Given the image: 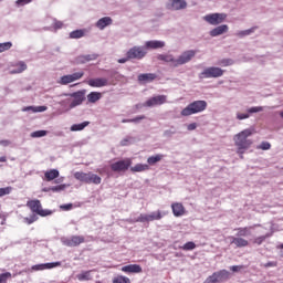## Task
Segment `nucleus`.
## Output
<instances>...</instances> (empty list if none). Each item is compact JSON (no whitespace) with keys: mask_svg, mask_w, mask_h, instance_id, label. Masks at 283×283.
Here are the masks:
<instances>
[{"mask_svg":"<svg viewBox=\"0 0 283 283\" xmlns=\"http://www.w3.org/2000/svg\"><path fill=\"white\" fill-rule=\"evenodd\" d=\"M54 28H55V30H61V28H63V22L56 21V22L54 23Z\"/></svg>","mask_w":283,"mask_h":283,"instance_id":"052dcab7","label":"nucleus"},{"mask_svg":"<svg viewBox=\"0 0 283 283\" xmlns=\"http://www.w3.org/2000/svg\"><path fill=\"white\" fill-rule=\"evenodd\" d=\"M171 210L175 216V218H180L185 216V206L180 202H174L171 205Z\"/></svg>","mask_w":283,"mask_h":283,"instance_id":"f3484780","label":"nucleus"},{"mask_svg":"<svg viewBox=\"0 0 283 283\" xmlns=\"http://www.w3.org/2000/svg\"><path fill=\"white\" fill-rule=\"evenodd\" d=\"M0 145H4V147H8V145H10V140H1Z\"/></svg>","mask_w":283,"mask_h":283,"instance_id":"69168bd1","label":"nucleus"},{"mask_svg":"<svg viewBox=\"0 0 283 283\" xmlns=\"http://www.w3.org/2000/svg\"><path fill=\"white\" fill-rule=\"evenodd\" d=\"M256 149H262L263 151H268V149H271V143L262 142L261 145L256 147Z\"/></svg>","mask_w":283,"mask_h":283,"instance_id":"603ef678","label":"nucleus"},{"mask_svg":"<svg viewBox=\"0 0 283 283\" xmlns=\"http://www.w3.org/2000/svg\"><path fill=\"white\" fill-rule=\"evenodd\" d=\"M253 132L251 129H244L234 136V145L238 147L237 154H240L241 158H244L243 154L253 145V142L249 139Z\"/></svg>","mask_w":283,"mask_h":283,"instance_id":"f257e3e1","label":"nucleus"},{"mask_svg":"<svg viewBox=\"0 0 283 283\" xmlns=\"http://www.w3.org/2000/svg\"><path fill=\"white\" fill-rule=\"evenodd\" d=\"M226 32H229V25L221 24L210 31V36H220L221 34H226Z\"/></svg>","mask_w":283,"mask_h":283,"instance_id":"412c9836","label":"nucleus"},{"mask_svg":"<svg viewBox=\"0 0 283 283\" xmlns=\"http://www.w3.org/2000/svg\"><path fill=\"white\" fill-rule=\"evenodd\" d=\"M60 85H70V83H73L72 82V76L69 74V75H63L60 81H59Z\"/></svg>","mask_w":283,"mask_h":283,"instance_id":"79ce46f5","label":"nucleus"},{"mask_svg":"<svg viewBox=\"0 0 283 283\" xmlns=\"http://www.w3.org/2000/svg\"><path fill=\"white\" fill-rule=\"evenodd\" d=\"M126 56H128L130 61L134 59H136L137 61H140L145 59V56H147V50H145L144 46H133L127 51Z\"/></svg>","mask_w":283,"mask_h":283,"instance_id":"423d86ee","label":"nucleus"},{"mask_svg":"<svg viewBox=\"0 0 283 283\" xmlns=\"http://www.w3.org/2000/svg\"><path fill=\"white\" fill-rule=\"evenodd\" d=\"M167 103V95H157L155 97H150L145 102L146 107H156V105H165Z\"/></svg>","mask_w":283,"mask_h":283,"instance_id":"f8f14e48","label":"nucleus"},{"mask_svg":"<svg viewBox=\"0 0 283 283\" xmlns=\"http://www.w3.org/2000/svg\"><path fill=\"white\" fill-rule=\"evenodd\" d=\"M73 97V101L70 104V108L74 109V107H78V105L83 104V101H85V92L78 91L71 95Z\"/></svg>","mask_w":283,"mask_h":283,"instance_id":"ddd939ff","label":"nucleus"},{"mask_svg":"<svg viewBox=\"0 0 283 283\" xmlns=\"http://www.w3.org/2000/svg\"><path fill=\"white\" fill-rule=\"evenodd\" d=\"M224 75V70L218 66H210L200 73L199 78H220Z\"/></svg>","mask_w":283,"mask_h":283,"instance_id":"39448f33","label":"nucleus"},{"mask_svg":"<svg viewBox=\"0 0 283 283\" xmlns=\"http://www.w3.org/2000/svg\"><path fill=\"white\" fill-rule=\"evenodd\" d=\"M231 279V273L227 270H220L213 272L212 275L208 276L205 283H222Z\"/></svg>","mask_w":283,"mask_h":283,"instance_id":"20e7f679","label":"nucleus"},{"mask_svg":"<svg viewBox=\"0 0 283 283\" xmlns=\"http://www.w3.org/2000/svg\"><path fill=\"white\" fill-rule=\"evenodd\" d=\"M85 59H86V61H93V59H96V56L95 55H93V56L92 55H87Z\"/></svg>","mask_w":283,"mask_h":283,"instance_id":"338daca9","label":"nucleus"},{"mask_svg":"<svg viewBox=\"0 0 283 283\" xmlns=\"http://www.w3.org/2000/svg\"><path fill=\"white\" fill-rule=\"evenodd\" d=\"M10 48H12V42L0 43V54L1 52H7Z\"/></svg>","mask_w":283,"mask_h":283,"instance_id":"3c124183","label":"nucleus"},{"mask_svg":"<svg viewBox=\"0 0 283 283\" xmlns=\"http://www.w3.org/2000/svg\"><path fill=\"white\" fill-rule=\"evenodd\" d=\"M163 158H165V155H155V156H150L147 158V163L148 165H156V163H160V160H163Z\"/></svg>","mask_w":283,"mask_h":283,"instance_id":"c9c22d12","label":"nucleus"},{"mask_svg":"<svg viewBox=\"0 0 283 283\" xmlns=\"http://www.w3.org/2000/svg\"><path fill=\"white\" fill-rule=\"evenodd\" d=\"M14 67L17 69L11 70L10 74H21L28 70V64H25L23 61H20L14 65Z\"/></svg>","mask_w":283,"mask_h":283,"instance_id":"b1692460","label":"nucleus"},{"mask_svg":"<svg viewBox=\"0 0 283 283\" xmlns=\"http://www.w3.org/2000/svg\"><path fill=\"white\" fill-rule=\"evenodd\" d=\"M101 98H103V94H101L98 92H91L87 95L88 103H97V101H101Z\"/></svg>","mask_w":283,"mask_h":283,"instance_id":"2f4dec72","label":"nucleus"},{"mask_svg":"<svg viewBox=\"0 0 283 283\" xmlns=\"http://www.w3.org/2000/svg\"><path fill=\"white\" fill-rule=\"evenodd\" d=\"M65 189H67V185L62 184L59 186H52L46 191H52L53 193H59L61 191H65Z\"/></svg>","mask_w":283,"mask_h":283,"instance_id":"4c0bfd02","label":"nucleus"},{"mask_svg":"<svg viewBox=\"0 0 283 283\" xmlns=\"http://www.w3.org/2000/svg\"><path fill=\"white\" fill-rule=\"evenodd\" d=\"M28 3H32V0H17L15 4L21 8L23 6H28Z\"/></svg>","mask_w":283,"mask_h":283,"instance_id":"5fc2aeb1","label":"nucleus"},{"mask_svg":"<svg viewBox=\"0 0 283 283\" xmlns=\"http://www.w3.org/2000/svg\"><path fill=\"white\" fill-rule=\"evenodd\" d=\"M249 113H237L238 120H245V118H249Z\"/></svg>","mask_w":283,"mask_h":283,"instance_id":"6e6d98bb","label":"nucleus"},{"mask_svg":"<svg viewBox=\"0 0 283 283\" xmlns=\"http://www.w3.org/2000/svg\"><path fill=\"white\" fill-rule=\"evenodd\" d=\"M101 182H103V179L98 175L88 172L86 185H101Z\"/></svg>","mask_w":283,"mask_h":283,"instance_id":"cd10ccee","label":"nucleus"},{"mask_svg":"<svg viewBox=\"0 0 283 283\" xmlns=\"http://www.w3.org/2000/svg\"><path fill=\"white\" fill-rule=\"evenodd\" d=\"M145 115H139L132 119H122V123H140V120H145Z\"/></svg>","mask_w":283,"mask_h":283,"instance_id":"c03bdc74","label":"nucleus"},{"mask_svg":"<svg viewBox=\"0 0 283 283\" xmlns=\"http://www.w3.org/2000/svg\"><path fill=\"white\" fill-rule=\"evenodd\" d=\"M129 167H132V159L129 158H126L124 160H118L111 165L112 171H115V172L127 171Z\"/></svg>","mask_w":283,"mask_h":283,"instance_id":"6e6552de","label":"nucleus"},{"mask_svg":"<svg viewBox=\"0 0 283 283\" xmlns=\"http://www.w3.org/2000/svg\"><path fill=\"white\" fill-rule=\"evenodd\" d=\"M263 266H264V269L275 268V266H277V262L270 261V262L265 263Z\"/></svg>","mask_w":283,"mask_h":283,"instance_id":"13d9d810","label":"nucleus"},{"mask_svg":"<svg viewBox=\"0 0 283 283\" xmlns=\"http://www.w3.org/2000/svg\"><path fill=\"white\" fill-rule=\"evenodd\" d=\"M90 125V122H83L81 124H74L71 126V132H83L84 127H87Z\"/></svg>","mask_w":283,"mask_h":283,"instance_id":"58836bf2","label":"nucleus"},{"mask_svg":"<svg viewBox=\"0 0 283 283\" xmlns=\"http://www.w3.org/2000/svg\"><path fill=\"white\" fill-rule=\"evenodd\" d=\"M71 76V81L74 83V81H81V78H83V76H85L84 72H76L73 74H70Z\"/></svg>","mask_w":283,"mask_h":283,"instance_id":"a18cd8bd","label":"nucleus"},{"mask_svg":"<svg viewBox=\"0 0 283 283\" xmlns=\"http://www.w3.org/2000/svg\"><path fill=\"white\" fill-rule=\"evenodd\" d=\"M8 158L6 156L0 157V163H7Z\"/></svg>","mask_w":283,"mask_h":283,"instance_id":"774afa93","label":"nucleus"},{"mask_svg":"<svg viewBox=\"0 0 283 283\" xmlns=\"http://www.w3.org/2000/svg\"><path fill=\"white\" fill-rule=\"evenodd\" d=\"M59 176H60V172L56 169L48 170L44 174V178H45L46 182H52V180H56V178H59Z\"/></svg>","mask_w":283,"mask_h":283,"instance_id":"a878e982","label":"nucleus"},{"mask_svg":"<svg viewBox=\"0 0 283 283\" xmlns=\"http://www.w3.org/2000/svg\"><path fill=\"white\" fill-rule=\"evenodd\" d=\"M198 124L191 123L187 126L188 132H193V129H197Z\"/></svg>","mask_w":283,"mask_h":283,"instance_id":"bf43d9fd","label":"nucleus"},{"mask_svg":"<svg viewBox=\"0 0 283 283\" xmlns=\"http://www.w3.org/2000/svg\"><path fill=\"white\" fill-rule=\"evenodd\" d=\"M255 30H258V27H253L248 30L239 31V32H237V36H239V39H243V36H249L250 34H253V32H255Z\"/></svg>","mask_w":283,"mask_h":283,"instance_id":"f704fd0d","label":"nucleus"},{"mask_svg":"<svg viewBox=\"0 0 283 283\" xmlns=\"http://www.w3.org/2000/svg\"><path fill=\"white\" fill-rule=\"evenodd\" d=\"M83 36H85L84 29L75 30L70 33V39H83Z\"/></svg>","mask_w":283,"mask_h":283,"instance_id":"e433bc0d","label":"nucleus"},{"mask_svg":"<svg viewBox=\"0 0 283 283\" xmlns=\"http://www.w3.org/2000/svg\"><path fill=\"white\" fill-rule=\"evenodd\" d=\"M10 277H12V273L10 272L0 274V283H8V280H10Z\"/></svg>","mask_w":283,"mask_h":283,"instance_id":"09e8293b","label":"nucleus"},{"mask_svg":"<svg viewBox=\"0 0 283 283\" xmlns=\"http://www.w3.org/2000/svg\"><path fill=\"white\" fill-rule=\"evenodd\" d=\"M145 48L147 50H160L161 48H165V42L158 40L147 41Z\"/></svg>","mask_w":283,"mask_h":283,"instance_id":"6ab92c4d","label":"nucleus"},{"mask_svg":"<svg viewBox=\"0 0 283 283\" xmlns=\"http://www.w3.org/2000/svg\"><path fill=\"white\" fill-rule=\"evenodd\" d=\"M113 283H132V280L127 276L118 275L113 279Z\"/></svg>","mask_w":283,"mask_h":283,"instance_id":"ea45409f","label":"nucleus"},{"mask_svg":"<svg viewBox=\"0 0 283 283\" xmlns=\"http://www.w3.org/2000/svg\"><path fill=\"white\" fill-rule=\"evenodd\" d=\"M73 205L72 203H66L60 207V209H62V211H72L73 209Z\"/></svg>","mask_w":283,"mask_h":283,"instance_id":"4d7b16f0","label":"nucleus"},{"mask_svg":"<svg viewBox=\"0 0 283 283\" xmlns=\"http://www.w3.org/2000/svg\"><path fill=\"white\" fill-rule=\"evenodd\" d=\"M156 73H143L138 75L139 83H151L153 81H156Z\"/></svg>","mask_w":283,"mask_h":283,"instance_id":"4be33fe9","label":"nucleus"},{"mask_svg":"<svg viewBox=\"0 0 283 283\" xmlns=\"http://www.w3.org/2000/svg\"><path fill=\"white\" fill-rule=\"evenodd\" d=\"M167 10H185L187 1L185 0H170L166 4Z\"/></svg>","mask_w":283,"mask_h":283,"instance_id":"4468645a","label":"nucleus"},{"mask_svg":"<svg viewBox=\"0 0 283 283\" xmlns=\"http://www.w3.org/2000/svg\"><path fill=\"white\" fill-rule=\"evenodd\" d=\"M11 192L12 187L0 188V198H3V196H10Z\"/></svg>","mask_w":283,"mask_h":283,"instance_id":"8fccbe9b","label":"nucleus"},{"mask_svg":"<svg viewBox=\"0 0 283 283\" xmlns=\"http://www.w3.org/2000/svg\"><path fill=\"white\" fill-rule=\"evenodd\" d=\"M184 251H193L196 249V243L193 241H189L181 247Z\"/></svg>","mask_w":283,"mask_h":283,"instance_id":"49530a36","label":"nucleus"},{"mask_svg":"<svg viewBox=\"0 0 283 283\" xmlns=\"http://www.w3.org/2000/svg\"><path fill=\"white\" fill-rule=\"evenodd\" d=\"M269 238H271L270 233L256 237L252 240V244H258V247H260V244L264 243Z\"/></svg>","mask_w":283,"mask_h":283,"instance_id":"473e14b6","label":"nucleus"},{"mask_svg":"<svg viewBox=\"0 0 283 283\" xmlns=\"http://www.w3.org/2000/svg\"><path fill=\"white\" fill-rule=\"evenodd\" d=\"M46 109H48V106H38V107L27 106V107L22 108V112H33V113H36V112H45Z\"/></svg>","mask_w":283,"mask_h":283,"instance_id":"72a5a7b5","label":"nucleus"},{"mask_svg":"<svg viewBox=\"0 0 283 283\" xmlns=\"http://www.w3.org/2000/svg\"><path fill=\"white\" fill-rule=\"evenodd\" d=\"M251 229H253V226L234 229V231H237V238H247V235H251Z\"/></svg>","mask_w":283,"mask_h":283,"instance_id":"393cba45","label":"nucleus"},{"mask_svg":"<svg viewBox=\"0 0 283 283\" xmlns=\"http://www.w3.org/2000/svg\"><path fill=\"white\" fill-rule=\"evenodd\" d=\"M43 136H48V130H35L31 133V138H43Z\"/></svg>","mask_w":283,"mask_h":283,"instance_id":"37998d69","label":"nucleus"},{"mask_svg":"<svg viewBox=\"0 0 283 283\" xmlns=\"http://www.w3.org/2000/svg\"><path fill=\"white\" fill-rule=\"evenodd\" d=\"M193 56H196L195 50L185 51L182 54L179 55L178 59H176L175 67H178V65H185L186 63H189V61H191Z\"/></svg>","mask_w":283,"mask_h":283,"instance_id":"1a4fd4ad","label":"nucleus"},{"mask_svg":"<svg viewBox=\"0 0 283 283\" xmlns=\"http://www.w3.org/2000/svg\"><path fill=\"white\" fill-rule=\"evenodd\" d=\"M88 178H90V172H83V171L74 172V179L80 180V182H85V185H87Z\"/></svg>","mask_w":283,"mask_h":283,"instance_id":"c85d7f7f","label":"nucleus"},{"mask_svg":"<svg viewBox=\"0 0 283 283\" xmlns=\"http://www.w3.org/2000/svg\"><path fill=\"white\" fill-rule=\"evenodd\" d=\"M130 171H133V174L140 172V171H149V165L136 164L134 167H130Z\"/></svg>","mask_w":283,"mask_h":283,"instance_id":"c756f323","label":"nucleus"},{"mask_svg":"<svg viewBox=\"0 0 283 283\" xmlns=\"http://www.w3.org/2000/svg\"><path fill=\"white\" fill-rule=\"evenodd\" d=\"M217 65H221V67H229V65H233V60L232 59H222L219 60Z\"/></svg>","mask_w":283,"mask_h":283,"instance_id":"a19ab883","label":"nucleus"},{"mask_svg":"<svg viewBox=\"0 0 283 283\" xmlns=\"http://www.w3.org/2000/svg\"><path fill=\"white\" fill-rule=\"evenodd\" d=\"M56 266H61V262L36 264L32 266V271H46L50 269H56Z\"/></svg>","mask_w":283,"mask_h":283,"instance_id":"dca6fc26","label":"nucleus"},{"mask_svg":"<svg viewBox=\"0 0 283 283\" xmlns=\"http://www.w3.org/2000/svg\"><path fill=\"white\" fill-rule=\"evenodd\" d=\"M128 144H129V138H125L120 142L122 147H127Z\"/></svg>","mask_w":283,"mask_h":283,"instance_id":"0e129e2a","label":"nucleus"},{"mask_svg":"<svg viewBox=\"0 0 283 283\" xmlns=\"http://www.w3.org/2000/svg\"><path fill=\"white\" fill-rule=\"evenodd\" d=\"M80 282H90L92 280V271H85L76 275Z\"/></svg>","mask_w":283,"mask_h":283,"instance_id":"7c9ffc66","label":"nucleus"},{"mask_svg":"<svg viewBox=\"0 0 283 283\" xmlns=\"http://www.w3.org/2000/svg\"><path fill=\"white\" fill-rule=\"evenodd\" d=\"M86 83L90 87H107L109 85V81L105 77L91 78Z\"/></svg>","mask_w":283,"mask_h":283,"instance_id":"2eb2a0df","label":"nucleus"},{"mask_svg":"<svg viewBox=\"0 0 283 283\" xmlns=\"http://www.w3.org/2000/svg\"><path fill=\"white\" fill-rule=\"evenodd\" d=\"M258 112H264V107L253 106V107L248 109V114H258Z\"/></svg>","mask_w":283,"mask_h":283,"instance_id":"864d4df0","label":"nucleus"},{"mask_svg":"<svg viewBox=\"0 0 283 283\" xmlns=\"http://www.w3.org/2000/svg\"><path fill=\"white\" fill-rule=\"evenodd\" d=\"M207 101H195L191 102L187 107L181 111V116H193V114H200L207 109Z\"/></svg>","mask_w":283,"mask_h":283,"instance_id":"f03ea898","label":"nucleus"},{"mask_svg":"<svg viewBox=\"0 0 283 283\" xmlns=\"http://www.w3.org/2000/svg\"><path fill=\"white\" fill-rule=\"evenodd\" d=\"M154 220H163V212L160 210L150 214H139L136 222H154Z\"/></svg>","mask_w":283,"mask_h":283,"instance_id":"9d476101","label":"nucleus"},{"mask_svg":"<svg viewBox=\"0 0 283 283\" xmlns=\"http://www.w3.org/2000/svg\"><path fill=\"white\" fill-rule=\"evenodd\" d=\"M113 20L109 17H104L101 18L97 22H96V28H98V30H105L107 28V25H112Z\"/></svg>","mask_w":283,"mask_h":283,"instance_id":"5701e85b","label":"nucleus"},{"mask_svg":"<svg viewBox=\"0 0 283 283\" xmlns=\"http://www.w3.org/2000/svg\"><path fill=\"white\" fill-rule=\"evenodd\" d=\"M83 243H85V237L83 235H73L69 239L62 240V244H64V247H78Z\"/></svg>","mask_w":283,"mask_h":283,"instance_id":"9b49d317","label":"nucleus"},{"mask_svg":"<svg viewBox=\"0 0 283 283\" xmlns=\"http://www.w3.org/2000/svg\"><path fill=\"white\" fill-rule=\"evenodd\" d=\"M231 238V244H234L238 249H243L244 247H249V240L242 238V237H230Z\"/></svg>","mask_w":283,"mask_h":283,"instance_id":"a211bd4d","label":"nucleus"},{"mask_svg":"<svg viewBox=\"0 0 283 283\" xmlns=\"http://www.w3.org/2000/svg\"><path fill=\"white\" fill-rule=\"evenodd\" d=\"M23 220L25 224H34V222L39 220V217H36V214H32L31 217H25Z\"/></svg>","mask_w":283,"mask_h":283,"instance_id":"de8ad7c7","label":"nucleus"},{"mask_svg":"<svg viewBox=\"0 0 283 283\" xmlns=\"http://www.w3.org/2000/svg\"><path fill=\"white\" fill-rule=\"evenodd\" d=\"M123 273H143V268L139 264H128L122 268Z\"/></svg>","mask_w":283,"mask_h":283,"instance_id":"aec40b11","label":"nucleus"},{"mask_svg":"<svg viewBox=\"0 0 283 283\" xmlns=\"http://www.w3.org/2000/svg\"><path fill=\"white\" fill-rule=\"evenodd\" d=\"M127 61H132V59L126 55V57L117 60V63H127Z\"/></svg>","mask_w":283,"mask_h":283,"instance_id":"e2e57ef3","label":"nucleus"},{"mask_svg":"<svg viewBox=\"0 0 283 283\" xmlns=\"http://www.w3.org/2000/svg\"><path fill=\"white\" fill-rule=\"evenodd\" d=\"M27 207L31 209L32 213H36L41 218L52 216V210H43V206L39 199L28 201Z\"/></svg>","mask_w":283,"mask_h":283,"instance_id":"7ed1b4c3","label":"nucleus"},{"mask_svg":"<svg viewBox=\"0 0 283 283\" xmlns=\"http://www.w3.org/2000/svg\"><path fill=\"white\" fill-rule=\"evenodd\" d=\"M240 269H242V266H239V265H232V266L230 268V270H232L233 273H238V271H240Z\"/></svg>","mask_w":283,"mask_h":283,"instance_id":"680f3d73","label":"nucleus"},{"mask_svg":"<svg viewBox=\"0 0 283 283\" xmlns=\"http://www.w3.org/2000/svg\"><path fill=\"white\" fill-rule=\"evenodd\" d=\"M157 59L158 61H164L165 63H171L172 67H176V59L171 54H159Z\"/></svg>","mask_w":283,"mask_h":283,"instance_id":"bb28decb","label":"nucleus"},{"mask_svg":"<svg viewBox=\"0 0 283 283\" xmlns=\"http://www.w3.org/2000/svg\"><path fill=\"white\" fill-rule=\"evenodd\" d=\"M203 21L209 23L210 25H220V23H224L227 21L226 13H210L203 17Z\"/></svg>","mask_w":283,"mask_h":283,"instance_id":"0eeeda50","label":"nucleus"}]
</instances>
